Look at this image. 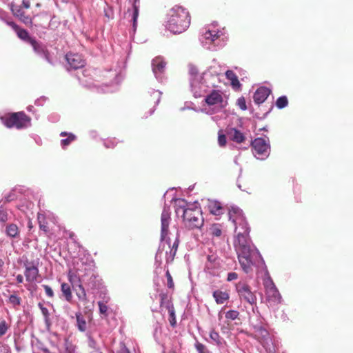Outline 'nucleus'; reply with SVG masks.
Here are the masks:
<instances>
[{
	"label": "nucleus",
	"mask_w": 353,
	"mask_h": 353,
	"mask_svg": "<svg viewBox=\"0 0 353 353\" xmlns=\"http://www.w3.org/2000/svg\"><path fill=\"white\" fill-rule=\"evenodd\" d=\"M41 311V313L44 316V319H45V322L48 324L50 323V313H49V311L48 310V308H46V307L43 306V305L41 303H39L38 304Z\"/></svg>",
	"instance_id": "obj_38"
},
{
	"label": "nucleus",
	"mask_w": 353,
	"mask_h": 353,
	"mask_svg": "<svg viewBox=\"0 0 353 353\" xmlns=\"http://www.w3.org/2000/svg\"><path fill=\"white\" fill-rule=\"evenodd\" d=\"M264 287L265 288L266 300L270 306H276L281 301V296L275 286L273 281L268 278L264 281Z\"/></svg>",
	"instance_id": "obj_5"
},
{
	"label": "nucleus",
	"mask_w": 353,
	"mask_h": 353,
	"mask_svg": "<svg viewBox=\"0 0 353 353\" xmlns=\"http://www.w3.org/2000/svg\"><path fill=\"white\" fill-rule=\"evenodd\" d=\"M65 59L71 69L77 70L85 65V61L78 54L68 53Z\"/></svg>",
	"instance_id": "obj_10"
},
{
	"label": "nucleus",
	"mask_w": 353,
	"mask_h": 353,
	"mask_svg": "<svg viewBox=\"0 0 353 353\" xmlns=\"http://www.w3.org/2000/svg\"><path fill=\"white\" fill-rule=\"evenodd\" d=\"M210 339L214 341L217 345L221 344V338L219 334L215 330H212L210 333Z\"/></svg>",
	"instance_id": "obj_39"
},
{
	"label": "nucleus",
	"mask_w": 353,
	"mask_h": 353,
	"mask_svg": "<svg viewBox=\"0 0 353 353\" xmlns=\"http://www.w3.org/2000/svg\"><path fill=\"white\" fill-rule=\"evenodd\" d=\"M205 103L208 105H214L223 102V97L219 90H214L205 97Z\"/></svg>",
	"instance_id": "obj_15"
},
{
	"label": "nucleus",
	"mask_w": 353,
	"mask_h": 353,
	"mask_svg": "<svg viewBox=\"0 0 353 353\" xmlns=\"http://www.w3.org/2000/svg\"><path fill=\"white\" fill-rule=\"evenodd\" d=\"M9 219V215L6 209L0 207V224L1 225H4L6 222H7Z\"/></svg>",
	"instance_id": "obj_34"
},
{
	"label": "nucleus",
	"mask_w": 353,
	"mask_h": 353,
	"mask_svg": "<svg viewBox=\"0 0 353 353\" xmlns=\"http://www.w3.org/2000/svg\"><path fill=\"white\" fill-rule=\"evenodd\" d=\"M225 76H226V78L231 81V85H232V87H234V88H236V87L239 88L240 87L241 84L239 83L238 77L233 71L228 70L225 72Z\"/></svg>",
	"instance_id": "obj_26"
},
{
	"label": "nucleus",
	"mask_w": 353,
	"mask_h": 353,
	"mask_svg": "<svg viewBox=\"0 0 353 353\" xmlns=\"http://www.w3.org/2000/svg\"><path fill=\"white\" fill-rule=\"evenodd\" d=\"M166 28L173 34H181L190 26L191 17L188 10L175 6L167 13Z\"/></svg>",
	"instance_id": "obj_2"
},
{
	"label": "nucleus",
	"mask_w": 353,
	"mask_h": 353,
	"mask_svg": "<svg viewBox=\"0 0 353 353\" xmlns=\"http://www.w3.org/2000/svg\"><path fill=\"white\" fill-rule=\"evenodd\" d=\"M176 213H182L184 225L190 230L200 229L203 225L204 219L199 208L183 203L177 206Z\"/></svg>",
	"instance_id": "obj_3"
},
{
	"label": "nucleus",
	"mask_w": 353,
	"mask_h": 353,
	"mask_svg": "<svg viewBox=\"0 0 353 353\" xmlns=\"http://www.w3.org/2000/svg\"><path fill=\"white\" fill-rule=\"evenodd\" d=\"M218 141L220 146H225L227 143L225 135L219 132L218 137Z\"/></svg>",
	"instance_id": "obj_47"
},
{
	"label": "nucleus",
	"mask_w": 353,
	"mask_h": 353,
	"mask_svg": "<svg viewBox=\"0 0 353 353\" xmlns=\"http://www.w3.org/2000/svg\"><path fill=\"white\" fill-rule=\"evenodd\" d=\"M228 134L232 141L238 143H243L245 139L244 134L236 128H231L228 132Z\"/></svg>",
	"instance_id": "obj_19"
},
{
	"label": "nucleus",
	"mask_w": 353,
	"mask_h": 353,
	"mask_svg": "<svg viewBox=\"0 0 353 353\" xmlns=\"http://www.w3.org/2000/svg\"><path fill=\"white\" fill-rule=\"evenodd\" d=\"M133 8H134L133 14H132L133 28H134V30H135L137 28V18L139 16V8L135 3H134V5H133Z\"/></svg>",
	"instance_id": "obj_40"
},
{
	"label": "nucleus",
	"mask_w": 353,
	"mask_h": 353,
	"mask_svg": "<svg viewBox=\"0 0 353 353\" xmlns=\"http://www.w3.org/2000/svg\"><path fill=\"white\" fill-rule=\"evenodd\" d=\"M163 241H165V243L159 248V252L165 251L166 263H170L174 259L179 247V240L178 237H176L172 245H171L170 238H168V239L164 240Z\"/></svg>",
	"instance_id": "obj_6"
},
{
	"label": "nucleus",
	"mask_w": 353,
	"mask_h": 353,
	"mask_svg": "<svg viewBox=\"0 0 353 353\" xmlns=\"http://www.w3.org/2000/svg\"><path fill=\"white\" fill-rule=\"evenodd\" d=\"M21 298L16 294H12L9 297V301L13 305H19L21 304Z\"/></svg>",
	"instance_id": "obj_43"
},
{
	"label": "nucleus",
	"mask_w": 353,
	"mask_h": 353,
	"mask_svg": "<svg viewBox=\"0 0 353 353\" xmlns=\"http://www.w3.org/2000/svg\"><path fill=\"white\" fill-rule=\"evenodd\" d=\"M35 6H36L37 8H41V4L40 3H36V5H35Z\"/></svg>",
	"instance_id": "obj_55"
},
{
	"label": "nucleus",
	"mask_w": 353,
	"mask_h": 353,
	"mask_svg": "<svg viewBox=\"0 0 353 353\" xmlns=\"http://www.w3.org/2000/svg\"><path fill=\"white\" fill-rule=\"evenodd\" d=\"M170 220V215L168 210H164L161 213V240L163 241L168 239L167 236L169 232V224Z\"/></svg>",
	"instance_id": "obj_12"
},
{
	"label": "nucleus",
	"mask_w": 353,
	"mask_h": 353,
	"mask_svg": "<svg viewBox=\"0 0 353 353\" xmlns=\"http://www.w3.org/2000/svg\"><path fill=\"white\" fill-rule=\"evenodd\" d=\"M43 287L45 290L46 295L48 297L52 298L54 296V292L52 288L48 285H43Z\"/></svg>",
	"instance_id": "obj_50"
},
{
	"label": "nucleus",
	"mask_w": 353,
	"mask_h": 353,
	"mask_svg": "<svg viewBox=\"0 0 353 353\" xmlns=\"http://www.w3.org/2000/svg\"><path fill=\"white\" fill-rule=\"evenodd\" d=\"M1 120L7 128L19 130L28 127L31 123V118L23 112L6 114Z\"/></svg>",
	"instance_id": "obj_4"
},
{
	"label": "nucleus",
	"mask_w": 353,
	"mask_h": 353,
	"mask_svg": "<svg viewBox=\"0 0 353 353\" xmlns=\"http://www.w3.org/2000/svg\"><path fill=\"white\" fill-rule=\"evenodd\" d=\"M239 312L236 310H229L225 314V318L230 320L238 319Z\"/></svg>",
	"instance_id": "obj_42"
},
{
	"label": "nucleus",
	"mask_w": 353,
	"mask_h": 353,
	"mask_svg": "<svg viewBox=\"0 0 353 353\" xmlns=\"http://www.w3.org/2000/svg\"><path fill=\"white\" fill-rule=\"evenodd\" d=\"M169 353H176L175 351H171Z\"/></svg>",
	"instance_id": "obj_57"
},
{
	"label": "nucleus",
	"mask_w": 353,
	"mask_h": 353,
	"mask_svg": "<svg viewBox=\"0 0 353 353\" xmlns=\"http://www.w3.org/2000/svg\"><path fill=\"white\" fill-rule=\"evenodd\" d=\"M228 216L230 221L235 223L239 219H241L245 216L241 209L236 206H232L228 209Z\"/></svg>",
	"instance_id": "obj_16"
},
{
	"label": "nucleus",
	"mask_w": 353,
	"mask_h": 353,
	"mask_svg": "<svg viewBox=\"0 0 353 353\" xmlns=\"http://www.w3.org/2000/svg\"><path fill=\"white\" fill-rule=\"evenodd\" d=\"M213 297L217 304H223L229 299L230 296L226 292L216 290L213 292Z\"/></svg>",
	"instance_id": "obj_21"
},
{
	"label": "nucleus",
	"mask_w": 353,
	"mask_h": 353,
	"mask_svg": "<svg viewBox=\"0 0 353 353\" xmlns=\"http://www.w3.org/2000/svg\"><path fill=\"white\" fill-rule=\"evenodd\" d=\"M12 26L16 30L17 36L23 41L31 44L32 41L35 40L29 35V33L26 30L19 28L18 26L13 23H12Z\"/></svg>",
	"instance_id": "obj_18"
},
{
	"label": "nucleus",
	"mask_w": 353,
	"mask_h": 353,
	"mask_svg": "<svg viewBox=\"0 0 353 353\" xmlns=\"http://www.w3.org/2000/svg\"><path fill=\"white\" fill-rule=\"evenodd\" d=\"M160 297V307H165L168 310V306L170 305H173L171 299H168V296L166 293H161L159 294Z\"/></svg>",
	"instance_id": "obj_30"
},
{
	"label": "nucleus",
	"mask_w": 353,
	"mask_h": 353,
	"mask_svg": "<svg viewBox=\"0 0 353 353\" xmlns=\"http://www.w3.org/2000/svg\"><path fill=\"white\" fill-rule=\"evenodd\" d=\"M152 70L155 74L162 73L165 67L166 63L161 57H156L152 60Z\"/></svg>",
	"instance_id": "obj_20"
},
{
	"label": "nucleus",
	"mask_w": 353,
	"mask_h": 353,
	"mask_svg": "<svg viewBox=\"0 0 353 353\" xmlns=\"http://www.w3.org/2000/svg\"><path fill=\"white\" fill-rule=\"evenodd\" d=\"M195 348H196V351L198 352V353H208V349L205 347V345H204L203 344H202L199 342H196L195 343Z\"/></svg>",
	"instance_id": "obj_46"
},
{
	"label": "nucleus",
	"mask_w": 353,
	"mask_h": 353,
	"mask_svg": "<svg viewBox=\"0 0 353 353\" xmlns=\"http://www.w3.org/2000/svg\"><path fill=\"white\" fill-rule=\"evenodd\" d=\"M25 268L24 275L29 283L36 282L39 277V271L37 265L32 261L26 260L23 262Z\"/></svg>",
	"instance_id": "obj_8"
},
{
	"label": "nucleus",
	"mask_w": 353,
	"mask_h": 353,
	"mask_svg": "<svg viewBox=\"0 0 353 353\" xmlns=\"http://www.w3.org/2000/svg\"><path fill=\"white\" fill-rule=\"evenodd\" d=\"M8 328L9 326L6 321L3 320L0 322V337L6 334Z\"/></svg>",
	"instance_id": "obj_44"
},
{
	"label": "nucleus",
	"mask_w": 353,
	"mask_h": 353,
	"mask_svg": "<svg viewBox=\"0 0 353 353\" xmlns=\"http://www.w3.org/2000/svg\"><path fill=\"white\" fill-rule=\"evenodd\" d=\"M168 311L169 313V322L170 325L172 327H174L176 325V315H175V310L173 305H170L168 306Z\"/></svg>",
	"instance_id": "obj_28"
},
{
	"label": "nucleus",
	"mask_w": 353,
	"mask_h": 353,
	"mask_svg": "<svg viewBox=\"0 0 353 353\" xmlns=\"http://www.w3.org/2000/svg\"><path fill=\"white\" fill-rule=\"evenodd\" d=\"M237 105L243 110H245L247 109L245 99L244 97H240L238 99Z\"/></svg>",
	"instance_id": "obj_48"
},
{
	"label": "nucleus",
	"mask_w": 353,
	"mask_h": 353,
	"mask_svg": "<svg viewBox=\"0 0 353 353\" xmlns=\"http://www.w3.org/2000/svg\"><path fill=\"white\" fill-rule=\"evenodd\" d=\"M30 45L36 54L43 57L49 63H52L50 52L45 45L37 41L36 39L34 41H32V43Z\"/></svg>",
	"instance_id": "obj_11"
},
{
	"label": "nucleus",
	"mask_w": 353,
	"mask_h": 353,
	"mask_svg": "<svg viewBox=\"0 0 353 353\" xmlns=\"http://www.w3.org/2000/svg\"><path fill=\"white\" fill-rule=\"evenodd\" d=\"M288 105V100L287 97L282 96L277 99L276 101V105L278 108L282 109L285 108Z\"/></svg>",
	"instance_id": "obj_35"
},
{
	"label": "nucleus",
	"mask_w": 353,
	"mask_h": 353,
	"mask_svg": "<svg viewBox=\"0 0 353 353\" xmlns=\"http://www.w3.org/2000/svg\"><path fill=\"white\" fill-rule=\"evenodd\" d=\"M238 278V274L236 272H230L228 274L227 281H232L236 280Z\"/></svg>",
	"instance_id": "obj_52"
},
{
	"label": "nucleus",
	"mask_w": 353,
	"mask_h": 353,
	"mask_svg": "<svg viewBox=\"0 0 353 353\" xmlns=\"http://www.w3.org/2000/svg\"><path fill=\"white\" fill-rule=\"evenodd\" d=\"M61 137H68L65 139L61 140V145L65 147L69 145L72 141L76 139V136L72 133H68L66 132H62L60 134Z\"/></svg>",
	"instance_id": "obj_27"
},
{
	"label": "nucleus",
	"mask_w": 353,
	"mask_h": 353,
	"mask_svg": "<svg viewBox=\"0 0 353 353\" xmlns=\"http://www.w3.org/2000/svg\"><path fill=\"white\" fill-rule=\"evenodd\" d=\"M94 287H95V285L93 283V284L92 285V288H94Z\"/></svg>",
	"instance_id": "obj_58"
},
{
	"label": "nucleus",
	"mask_w": 353,
	"mask_h": 353,
	"mask_svg": "<svg viewBox=\"0 0 353 353\" xmlns=\"http://www.w3.org/2000/svg\"><path fill=\"white\" fill-rule=\"evenodd\" d=\"M253 153L255 156H265L269 154L270 144L263 138H256L251 143Z\"/></svg>",
	"instance_id": "obj_9"
},
{
	"label": "nucleus",
	"mask_w": 353,
	"mask_h": 353,
	"mask_svg": "<svg viewBox=\"0 0 353 353\" xmlns=\"http://www.w3.org/2000/svg\"><path fill=\"white\" fill-rule=\"evenodd\" d=\"M117 144V142L114 139L107 140L104 145L107 148H114Z\"/></svg>",
	"instance_id": "obj_49"
},
{
	"label": "nucleus",
	"mask_w": 353,
	"mask_h": 353,
	"mask_svg": "<svg viewBox=\"0 0 353 353\" xmlns=\"http://www.w3.org/2000/svg\"><path fill=\"white\" fill-rule=\"evenodd\" d=\"M37 219L39 221V228L44 232L47 233L49 231L48 223L45 221V217L40 214H38Z\"/></svg>",
	"instance_id": "obj_33"
},
{
	"label": "nucleus",
	"mask_w": 353,
	"mask_h": 353,
	"mask_svg": "<svg viewBox=\"0 0 353 353\" xmlns=\"http://www.w3.org/2000/svg\"><path fill=\"white\" fill-rule=\"evenodd\" d=\"M165 276H166V279H167V286H168V288H170V289L174 290V283L172 275L170 273L168 270L165 272Z\"/></svg>",
	"instance_id": "obj_41"
},
{
	"label": "nucleus",
	"mask_w": 353,
	"mask_h": 353,
	"mask_svg": "<svg viewBox=\"0 0 353 353\" xmlns=\"http://www.w3.org/2000/svg\"><path fill=\"white\" fill-rule=\"evenodd\" d=\"M119 353H130V351L125 348V347H123L122 349H121L120 350V352Z\"/></svg>",
	"instance_id": "obj_54"
},
{
	"label": "nucleus",
	"mask_w": 353,
	"mask_h": 353,
	"mask_svg": "<svg viewBox=\"0 0 353 353\" xmlns=\"http://www.w3.org/2000/svg\"><path fill=\"white\" fill-rule=\"evenodd\" d=\"M34 1V0H23L22 6L26 9H28L30 8L32 3Z\"/></svg>",
	"instance_id": "obj_51"
},
{
	"label": "nucleus",
	"mask_w": 353,
	"mask_h": 353,
	"mask_svg": "<svg viewBox=\"0 0 353 353\" xmlns=\"http://www.w3.org/2000/svg\"><path fill=\"white\" fill-rule=\"evenodd\" d=\"M98 305L99 307L100 314H103L105 316H108L107 312H108V307L106 305V304L102 301H99Z\"/></svg>",
	"instance_id": "obj_45"
},
{
	"label": "nucleus",
	"mask_w": 353,
	"mask_h": 353,
	"mask_svg": "<svg viewBox=\"0 0 353 353\" xmlns=\"http://www.w3.org/2000/svg\"><path fill=\"white\" fill-rule=\"evenodd\" d=\"M92 279L94 280V279H96V277H95L94 275H92V276L90 277V279Z\"/></svg>",
	"instance_id": "obj_56"
},
{
	"label": "nucleus",
	"mask_w": 353,
	"mask_h": 353,
	"mask_svg": "<svg viewBox=\"0 0 353 353\" xmlns=\"http://www.w3.org/2000/svg\"><path fill=\"white\" fill-rule=\"evenodd\" d=\"M77 287L80 291L79 292H77V296L78 299L80 301H87V294H86L85 290L83 285L79 284V286H77Z\"/></svg>",
	"instance_id": "obj_37"
},
{
	"label": "nucleus",
	"mask_w": 353,
	"mask_h": 353,
	"mask_svg": "<svg viewBox=\"0 0 353 353\" xmlns=\"http://www.w3.org/2000/svg\"><path fill=\"white\" fill-rule=\"evenodd\" d=\"M236 290L239 297L250 305L256 304V297L251 291L250 287L244 282H239L236 284Z\"/></svg>",
	"instance_id": "obj_7"
},
{
	"label": "nucleus",
	"mask_w": 353,
	"mask_h": 353,
	"mask_svg": "<svg viewBox=\"0 0 353 353\" xmlns=\"http://www.w3.org/2000/svg\"><path fill=\"white\" fill-rule=\"evenodd\" d=\"M234 244L243 270L247 274L251 272L255 261L260 255L251 248L249 234L237 233Z\"/></svg>",
	"instance_id": "obj_1"
},
{
	"label": "nucleus",
	"mask_w": 353,
	"mask_h": 353,
	"mask_svg": "<svg viewBox=\"0 0 353 353\" xmlns=\"http://www.w3.org/2000/svg\"><path fill=\"white\" fill-rule=\"evenodd\" d=\"M235 226V232L243 234H249L250 229L245 217H243L239 219L237 222L234 223Z\"/></svg>",
	"instance_id": "obj_17"
},
{
	"label": "nucleus",
	"mask_w": 353,
	"mask_h": 353,
	"mask_svg": "<svg viewBox=\"0 0 353 353\" xmlns=\"http://www.w3.org/2000/svg\"><path fill=\"white\" fill-rule=\"evenodd\" d=\"M77 326L81 332H84L86 330V322L82 315L79 314H76Z\"/></svg>",
	"instance_id": "obj_32"
},
{
	"label": "nucleus",
	"mask_w": 353,
	"mask_h": 353,
	"mask_svg": "<svg viewBox=\"0 0 353 353\" xmlns=\"http://www.w3.org/2000/svg\"><path fill=\"white\" fill-rule=\"evenodd\" d=\"M17 281L18 283H22L23 282V277L21 274H18L17 276Z\"/></svg>",
	"instance_id": "obj_53"
},
{
	"label": "nucleus",
	"mask_w": 353,
	"mask_h": 353,
	"mask_svg": "<svg viewBox=\"0 0 353 353\" xmlns=\"http://www.w3.org/2000/svg\"><path fill=\"white\" fill-rule=\"evenodd\" d=\"M6 233L10 237L16 238L19 235V230L16 224L11 223L6 226Z\"/></svg>",
	"instance_id": "obj_25"
},
{
	"label": "nucleus",
	"mask_w": 353,
	"mask_h": 353,
	"mask_svg": "<svg viewBox=\"0 0 353 353\" xmlns=\"http://www.w3.org/2000/svg\"><path fill=\"white\" fill-rule=\"evenodd\" d=\"M61 290L65 299L68 302H71L72 300V292L70 285L67 283H62L61 285Z\"/></svg>",
	"instance_id": "obj_23"
},
{
	"label": "nucleus",
	"mask_w": 353,
	"mask_h": 353,
	"mask_svg": "<svg viewBox=\"0 0 353 353\" xmlns=\"http://www.w3.org/2000/svg\"><path fill=\"white\" fill-rule=\"evenodd\" d=\"M11 10L12 13L15 16L19 17L21 19L25 21V19H28L27 17H25L24 12L18 6H12Z\"/></svg>",
	"instance_id": "obj_36"
},
{
	"label": "nucleus",
	"mask_w": 353,
	"mask_h": 353,
	"mask_svg": "<svg viewBox=\"0 0 353 353\" xmlns=\"http://www.w3.org/2000/svg\"><path fill=\"white\" fill-rule=\"evenodd\" d=\"M210 234L212 236L219 237L222 234V228L218 223L212 224L210 228Z\"/></svg>",
	"instance_id": "obj_29"
},
{
	"label": "nucleus",
	"mask_w": 353,
	"mask_h": 353,
	"mask_svg": "<svg viewBox=\"0 0 353 353\" xmlns=\"http://www.w3.org/2000/svg\"><path fill=\"white\" fill-rule=\"evenodd\" d=\"M253 336L263 345L270 337L268 331L262 326L254 327Z\"/></svg>",
	"instance_id": "obj_14"
},
{
	"label": "nucleus",
	"mask_w": 353,
	"mask_h": 353,
	"mask_svg": "<svg viewBox=\"0 0 353 353\" xmlns=\"http://www.w3.org/2000/svg\"><path fill=\"white\" fill-rule=\"evenodd\" d=\"M68 279L73 288H74V286H79V284H82L81 279L76 272L69 270Z\"/></svg>",
	"instance_id": "obj_22"
},
{
	"label": "nucleus",
	"mask_w": 353,
	"mask_h": 353,
	"mask_svg": "<svg viewBox=\"0 0 353 353\" xmlns=\"http://www.w3.org/2000/svg\"><path fill=\"white\" fill-rule=\"evenodd\" d=\"M203 37L205 40H210V41L214 42L219 37V32L215 30H208L203 34Z\"/></svg>",
	"instance_id": "obj_31"
},
{
	"label": "nucleus",
	"mask_w": 353,
	"mask_h": 353,
	"mask_svg": "<svg viewBox=\"0 0 353 353\" xmlns=\"http://www.w3.org/2000/svg\"><path fill=\"white\" fill-rule=\"evenodd\" d=\"M271 94V90L266 87H260L258 88L254 94V101L256 104H261L263 103L268 96Z\"/></svg>",
	"instance_id": "obj_13"
},
{
	"label": "nucleus",
	"mask_w": 353,
	"mask_h": 353,
	"mask_svg": "<svg viewBox=\"0 0 353 353\" xmlns=\"http://www.w3.org/2000/svg\"><path fill=\"white\" fill-rule=\"evenodd\" d=\"M208 208L210 212L214 215H220L223 214V207L218 201L210 202Z\"/></svg>",
	"instance_id": "obj_24"
}]
</instances>
